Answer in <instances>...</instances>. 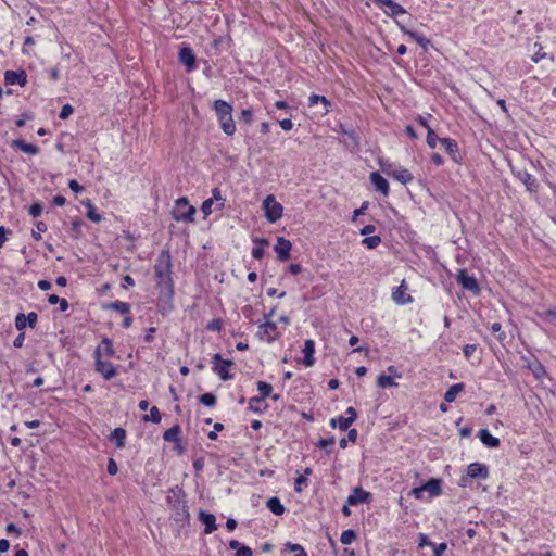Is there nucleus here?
Listing matches in <instances>:
<instances>
[{"mask_svg":"<svg viewBox=\"0 0 556 556\" xmlns=\"http://www.w3.org/2000/svg\"><path fill=\"white\" fill-rule=\"evenodd\" d=\"M159 263L154 266L155 277L157 279L156 287L159 289L157 305L163 311L168 305L172 308L170 302L174 296V282L172 279V261L169 253L163 252Z\"/></svg>","mask_w":556,"mask_h":556,"instance_id":"1","label":"nucleus"},{"mask_svg":"<svg viewBox=\"0 0 556 556\" xmlns=\"http://www.w3.org/2000/svg\"><path fill=\"white\" fill-rule=\"evenodd\" d=\"M166 500L173 510V520L180 523L181 527L189 523L190 514L184 489L179 485L169 489Z\"/></svg>","mask_w":556,"mask_h":556,"instance_id":"2","label":"nucleus"},{"mask_svg":"<svg viewBox=\"0 0 556 556\" xmlns=\"http://www.w3.org/2000/svg\"><path fill=\"white\" fill-rule=\"evenodd\" d=\"M212 108L216 114L222 130L227 136H232L236 132V124L232 118V105L225 100L218 99L214 101Z\"/></svg>","mask_w":556,"mask_h":556,"instance_id":"3","label":"nucleus"},{"mask_svg":"<svg viewBox=\"0 0 556 556\" xmlns=\"http://www.w3.org/2000/svg\"><path fill=\"white\" fill-rule=\"evenodd\" d=\"M489 467L482 463H471L467 467L466 475L459 479V485L466 488L470 480H486L489 478Z\"/></svg>","mask_w":556,"mask_h":556,"instance_id":"4","label":"nucleus"},{"mask_svg":"<svg viewBox=\"0 0 556 556\" xmlns=\"http://www.w3.org/2000/svg\"><path fill=\"white\" fill-rule=\"evenodd\" d=\"M443 480L441 478H430L427 482L419 486L413 488L409 495L417 500L422 498L424 492H428L430 497H437L442 494Z\"/></svg>","mask_w":556,"mask_h":556,"instance_id":"5","label":"nucleus"},{"mask_svg":"<svg viewBox=\"0 0 556 556\" xmlns=\"http://www.w3.org/2000/svg\"><path fill=\"white\" fill-rule=\"evenodd\" d=\"M337 131L345 137L342 142L351 152L359 151L361 137L352 124L341 123Z\"/></svg>","mask_w":556,"mask_h":556,"instance_id":"6","label":"nucleus"},{"mask_svg":"<svg viewBox=\"0 0 556 556\" xmlns=\"http://www.w3.org/2000/svg\"><path fill=\"white\" fill-rule=\"evenodd\" d=\"M175 210L173 211V217L177 222H193L195 207L189 204L187 198L181 197L176 200Z\"/></svg>","mask_w":556,"mask_h":556,"instance_id":"7","label":"nucleus"},{"mask_svg":"<svg viewBox=\"0 0 556 556\" xmlns=\"http://www.w3.org/2000/svg\"><path fill=\"white\" fill-rule=\"evenodd\" d=\"M233 365L231 359H224L219 353L212 356V370L223 381H228L233 378V375L229 371Z\"/></svg>","mask_w":556,"mask_h":556,"instance_id":"8","label":"nucleus"},{"mask_svg":"<svg viewBox=\"0 0 556 556\" xmlns=\"http://www.w3.org/2000/svg\"><path fill=\"white\" fill-rule=\"evenodd\" d=\"M263 210L266 219L274 224L281 218L283 206L275 199L273 194H269L263 201Z\"/></svg>","mask_w":556,"mask_h":556,"instance_id":"9","label":"nucleus"},{"mask_svg":"<svg viewBox=\"0 0 556 556\" xmlns=\"http://www.w3.org/2000/svg\"><path fill=\"white\" fill-rule=\"evenodd\" d=\"M101 354V346H98L94 351V370L101 374L105 380H111L117 375V370L112 363L102 361Z\"/></svg>","mask_w":556,"mask_h":556,"instance_id":"10","label":"nucleus"},{"mask_svg":"<svg viewBox=\"0 0 556 556\" xmlns=\"http://www.w3.org/2000/svg\"><path fill=\"white\" fill-rule=\"evenodd\" d=\"M255 336L261 341H266L268 343L275 342L279 338L277 324L271 320H265L258 325Z\"/></svg>","mask_w":556,"mask_h":556,"instance_id":"11","label":"nucleus"},{"mask_svg":"<svg viewBox=\"0 0 556 556\" xmlns=\"http://www.w3.org/2000/svg\"><path fill=\"white\" fill-rule=\"evenodd\" d=\"M456 281L463 289L478 295L481 291L480 286L475 276L468 274L467 269L459 268L456 274Z\"/></svg>","mask_w":556,"mask_h":556,"instance_id":"12","label":"nucleus"},{"mask_svg":"<svg viewBox=\"0 0 556 556\" xmlns=\"http://www.w3.org/2000/svg\"><path fill=\"white\" fill-rule=\"evenodd\" d=\"M178 60L186 66L187 72H192L197 68V56L192 48L187 43H182L179 48Z\"/></svg>","mask_w":556,"mask_h":556,"instance_id":"13","label":"nucleus"},{"mask_svg":"<svg viewBox=\"0 0 556 556\" xmlns=\"http://www.w3.org/2000/svg\"><path fill=\"white\" fill-rule=\"evenodd\" d=\"M513 174L518 180H520L526 186V188L529 192L538 191V188H539L538 180L528 170L513 168Z\"/></svg>","mask_w":556,"mask_h":556,"instance_id":"14","label":"nucleus"},{"mask_svg":"<svg viewBox=\"0 0 556 556\" xmlns=\"http://www.w3.org/2000/svg\"><path fill=\"white\" fill-rule=\"evenodd\" d=\"M372 500V494L362 486H355L352 490V493L348 496V505H359L364 503H369Z\"/></svg>","mask_w":556,"mask_h":556,"instance_id":"15","label":"nucleus"},{"mask_svg":"<svg viewBox=\"0 0 556 556\" xmlns=\"http://www.w3.org/2000/svg\"><path fill=\"white\" fill-rule=\"evenodd\" d=\"M291 249H292V243L290 242V240L286 239L285 237L277 238V242L274 247V250L277 254V258L280 262H287L291 257V255H290Z\"/></svg>","mask_w":556,"mask_h":556,"instance_id":"16","label":"nucleus"},{"mask_svg":"<svg viewBox=\"0 0 556 556\" xmlns=\"http://www.w3.org/2000/svg\"><path fill=\"white\" fill-rule=\"evenodd\" d=\"M4 83L7 85H18L24 87L27 84V74L24 70H8L4 72Z\"/></svg>","mask_w":556,"mask_h":556,"instance_id":"17","label":"nucleus"},{"mask_svg":"<svg viewBox=\"0 0 556 556\" xmlns=\"http://www.w3.org/2000/svg\"><path fill=\"white\" fill-rule=\"evenodd\" d=\"M407 285L405 280L401 282L400 286L393 289L392 291V300L400 305L408 304L413 302V296L406 293Z\"/></svg>","mask_w":556,"mask_h":556,"instance_id":"18","label":"nucleus"},{"mask_svg":"<svg viewBox=\"0 0 556 556\" xmlns=\"http://www.w3.org/2000/svg\"><path fill=\"white\" fill-rule=\"evenodd\" d=\"M440 143L445 149L446 153L457 164L462 163V156L459 154L458 144L456 140L452 138H442L440 139Z\"/></svg>","mask_w":556,"mask_h":556,"instance_id":"19","label":"nucleus"},{"mask_svg":"<svg viewBox=\"0 0 556 556\" xmlns=\"http://www.w3.org/2000/svg\"><path fill=\"white\" fill-rule=\"evenodd\" d=\"M370 182L375 187L376 191L382 193L383 195H388L390 191V186L388 180L378 172L370 173L369 176Z\"/></svg>","mask_w":556,"mask_h":556,"instance_id":"20","label":"nucleus"},{"mask_svg":"<svg viewBox=\"0 0 556 556\" xmlns=\"http://www.w3.org/2000/svg\"><path fill=\"white\" fill-rule=\"evenodd\" d=\"M199 521L204 525L205 534H211L217 529L216 518L208 511L200 510Z\"/></svg>","mask_w":556,"mask_h":556,"instance_id":"21","label":"nucleus"},{"mask_svg":"<svg viewBox=\"0 0 556 556\" xmlns=\"http://www.w3.org/2000/svg\"><path fill=\"white\" fill-rule=\"evenodd\" d=\"M302 352L304 354L302 363L306 367H312L315 364V357H314L315 342H314V340H312V339L305 340Z\"/></svg>","mask_w":556,"mask_h":556,"instance_id":"22","label":"nucleus"},{"mask_svg":"<svg viewBox=\"0 0 556 556\" xmlns=\"http://www.w3.org/2000/svg\"><path fill=\"white\" fill-rule=\"evenodd\" d=\"M11 147L13 149H18V150L23 151L24 153L31 154V155H36L40 152V149L36 144L28 143L23 139H14L11 142Z\"/></svg>","mask_w":556,"mask_h":556,"instance_id":"23","label":"nucleus"},{"mask_svg":"<svg viewBox=\"0 0 556 556\" xmlns=\"http://www.w3.org/2000/svg\"><path fill=\"white\" fill-rule=\"evenodd\" d=\"M478 438L485 446L490 448H496L501 444L500 439L492 435L488 429H480L478 432Z\"/></svg>","mask_w":556,"mask_h":556,"instance_id":"24","label":"nucleus"},{"mask_svg":"<svg viewBox=\"0 0 556 556\" xmlns=\"http://www.w3.org/2000/svg\"><path fill=\"white\" fill-rule=\"evenodd\" d=\"M109 440L115 444L117 448H124L126 445V430L116 427L110 434Z\"/></svg>","mask_w":556,"mask_h":556,"instance_id":"25","label":"nucleus"},{"mask_svg":"<svg viewBox=\"0 0 556 556\" xmlns=\"http://www.w3.org/2000/svg\"><path fill=\"white\" fill-rule=\"evenodd\" d=\"M103 308L109 309V311L118 312L122 315H129L131 306L129 303H126V302L114 301V302H110V303L103 305Z\"/></svg>","mask_w":556,"mask_h":556,"instance_id":"26","label":"nucleus"},{"mask_svg":"<svg viewBox=\"0 0 556 556\" xmlns=\"http://www.w3.org/2000/svg\"><path fill=\"white\" fill-rule=\"evenodd\" d=\"M378 4H381L389 9V12H387L391 16H397L406 14V10L399 3H396L393 0H381Z\"/></svg>","mask_w":556,"mask_h":556,"instance_id":"27","label":"nucleus"},{"mask_svg":"<svg viewBox=\"0 0 556 556\" xmlns=\"http://www.w3.org/2000/svg\"><path fill=\"white\" fill-rule=\"evenodd\" d=\"M266 507L276 516H281L286 511V507L277 496H271L266 502Z\"/></svg>","mask_w":556,"mask_h":556,"instance_id":"28","label":"nucleus"},{"mask_svg":"<svg viewBox=\"0 0 556 556\" xmlns=\"http://www.w3.org/2000/svg\"><path fill=\"white\" fill-rule=\"evenodd\" d=\"M392 178H394L395 180L400 181L403 185H407L413 180L414 177L408 169L399 166L397 168H394V174Z\"/></svg>","mask_w":556,"mask_h":556,"instance_id":"29","label":"nucleus"},{"mask_svg":"<svg viewBox=\"0 0 556 556\" xmlns=\"http://www.w3.org/2000/svg\"><path fill=\"white\" fill-rule=\"evenodd\" d=\"M465 384L463 382L452 384L444 394V401L452 403L456 400V396L463 392Z\"/></svg>","mask_w":556,"mask_h":556,"instance_id":"30","label":"nucleus"},{"mask_svg":"<svg viewBox=\"0 0 556 556\" xmlns=\"http://www.w3.org/2000/svg\"><path fill=\"white\" fill-rule=\"evenodd\" d=\"M180 433H181L180 425L179 424H175L173 427H170L169 429H167L163 433V439L166 442H173L174 443L176 441H179Z\"/></svg>","mask_w":556,"mask_h":556,"instance_id":"31","label":"nucleus"},{"mask_svg":"<svg viewBox=\"0 0 556 556\" xmlns=\"http://www.w3.org/2000/svg\"><path fill=\"white\" fill-rule=\"evenodd\" d=\"M81 204L87 207V218H89L93 223H100L102 220V215L97 212L96 206L91 203L90 200L81 201Z\"/></svg>","mask_w":556,"mask_h":556,"instance_id":"32","label":"nucleus"},{"mask_svg":"<svg viewBox=\"0 0 556 556\" xmlns=\"http://www.w3.org/2000/svg\"><path fill=\"white\" fill-rule=\"evenodd\" d=\"M318 103H323V105H324V112H323L324 115L330 111L331 102L326 97L319 96V94L309 96V98H308L309 106H314Z\"/></svg>","mask_w":556,"mask_h":556,"instance_id":"33","label":"nucleus"},{"mask_svg":"<svg viewBox=\"0 0 556 556\" xmlns=\"http://www.w3.org/2000/svg\"><path fill=\"white\" fill-rule=\"evenodd\" d=\"M528 368L538 380H542L547 375L545 367L538 359L529 364Z\"/></svg>","mask_w":556,"mask_h":556,"instance_id":"34","label":"nucleus"},{"mask_svg":"<svg viewBox=\"0 0 556 556\" xmlns=\"http://www.w3.org/2000/svg\"><path fill=\"white\" fill-rule=\"evenodd\" d=\"M330 426L331 428H339L341 431L349 430L350 426L352 425V420L350 418H346L344 416H339L330 419Z\"/></svg>","mask_w":556,"mask_h":556,"instance_id":"35","label":"nucleus"},{"mask_svg":"<svg viewBox=\"0 0 556 556\" xmlns=\"http://www.w3.org/2000/svg\"><path fill=\"white\" fill-rule=\"evenodd\" d=\"M534 314L544 321L554 324L556 321V308L549 307L545 311L536 309Z\"/></svg>","mask_w":556,"mask_h":556,"instance_id":"36","label":"nucleus"},{"mask_svg":"<svg viewBox=\"0 0 556 556\" xmlns=\"http://www.w3.org/2000/svg\"><path fill=\"white\" fill-rule=\"evenodd\" d=\"M249 408L256 414H262L266 410L267 405L264 404V400L261 397L253 396L249 401Z\"/></svg>","mask_w":556,"mask_h":556,"instance_id":"37","label":"nucleus"},{"mask_svg":"<svg viewBox=\"0 0 556 556\" xmlns=\"http://www.w3.org/2000/svg\"><path fill=\"white\" fill-rule=\"evenodd\" d=\"M48 303L50 305H55V304H59L60 305V311L61 312H66L70 307V304L67 302L66 299L64 298H60L59 295L56 294H50L48 296Z\"/></svg>","mask_w":556,"mask_h":556,"instance_id":"38","label":"nucleus"},{"mask_svg":"<svg viewBox=\"0 0 556 556\" xmlns=\"http://www.w3.org/2000/svg\"><path fill=\"white\" fill-rule=\"evenodd\" d=\"M377 386L379 388L386 389L391 387H397V383L394 381L392 376L381 374L377 378Z\"/></svg>","mask_w":556,"mask_h":556,"instance_id":"39","label":"nucleus"},{"mask_svg":"<svg viewBox=\"0 0 556 556\" xmlns=\"http://www.w3.org/2000/svg\"><path fill=\"white\" fill-rule=\"evenodd\" d=\"M334 437L329 438H321L317 443L316 446L320 450H324L327 454H330L332 451V446L334 445Z\"/></svg>","mask_w":556,"mask_h":556,"instance_id":"40","label":"nucleus"},{"mask_svg":"<svg viewBox=\"0 0 556 556\" xmlns=\"http://www.w3.org/2000/svg\"><path fill=\"white\" fill-rule=\"evenodd\" d=\"M199 402L206 407H214L217 402V397L212 392L203 393L199 396Z\"/></svg>","mask_w":556,"mask_h":556,"instance_id":"41","label":"nucleus"},{"mask_svg":"<svg viewBox=\"0 0 556 556\" xmlns=\"http://www.w3.org/2000/svg\"><path fill=\"white\" fill-rule=\"evenodd\" d=\"M257 390L260 392V396L262 400H265L266 397H269L273 392V387L270 383L265 381H258L257 382Z\"/></svg>","mask_w":556,"mask_h":556,"instance_id":"42","label":"nucleus"},{"mask_svg":"<svg viewBox=\"0 0 556 556\" xmlns=\"http://www.w3.org/2000/svg\"><path fill=\"white\" fill-rule=\"evenodd\" d=\"M408 36L414 39L425 51H427L428 47L431 45V41L428 38L417 31L408 33Z\"/></svg>","mask_w":556,"mask_h":556,"instance_id":"43","label":"nucleus"},{"mask_svg":"<svg viewBox=\"0 0 556 556\" xmlns=\"http://www.w3.org/2000/svg\"><path fill=\"white\" fill-rule=\"evenodd\" d=\"M161 419H162V415H161L160 409L156 406H152L150 408V414L144 415L142 417V420L151 421L153 424H159L161 421Z\"/></svg>","mask_w":556,"mask_h":556,"instance_id":"44","label":"nucleus"},{"mask_svg":"<svg viewBox=\"0 0 556 556\" xmlns=\"http://www.w3.org/2000/svg\"><path fill=\"white\" fill-rule=\"evenodd\" d=\"M356 532L353 529L344 530L341 533L340 541L344 545H350L356 540Z\"/></svg>","mask_w":556,"mask_h":556,"instance_id":"45","label":"nucleus"},{"mask_svg":"<svg viewBox=\"0 0 556 556\" xmlns=\"http://www.w3.org/2000/svg\"><path fill=\"white\" fill-rule=\"evenodd\" d=\"M285 547L289 552L295 553L294 556H307V553L304 549V547L298 543L287 542L285 544Z\"/></svg>","mask_w":556,"mask_h":556,"instance_id":"46","label":"nucleus"},{"mask_svg":"<svg viewBox=\"0 0 556 556\" xmlns=\"http://www.w3.org/2000/svg\"><path fill=\"white\" fill-rule=\"evenodd\" d=\"M380 243H381L380 236H366L362 240V244L370 250L377 248Z\"/></svg>","mask_w":556,"mask_h":556,"instance_id":"47","label":"nucleus"},{"mask_svg":"<svg viewBox=\"0 0 556 556\" xmlns=\"http://www.w3.org/2000/svg\"><path fill=\"white\" fill-rule=\"evenodd\" d=\"M99 346H101V350L103 349V352L108 357L114 356L115 350L113 348V342L111 339L106 337L103 338Z\"/></svg>","mask_w":556,"mask_h":556,"instance_id":"48","label":"nucleus"},{"mask_svg":"<svg viewBox=\"0 0 556 556\" xmlns=\"http://www.w3.org/2000/svg\"><path fill=\"white\" fill-rule=\"evenodd\" d=\"M440 139L441 138L438 137L435 131L432 128H429V130L427 131V139H426L429 148L434 149L437 147V143L440 142Z\"/></svg>","mask_w":556,"mask_h":556,"instance_id":"49","label":"nucleus"},{"mask_svg":"<svg viewBox=\"0 0 556 556\" xmlns=\"http://www.w3.org/2000/svg\"><path fill=\"white\" fill-rule=\"evenodd\" d=\"M14 324H15V328H16L18 331L24 332L25 328H26V327H28V325H27V323H26L25 314H23V313H18V314L15 316Z\"/></svg>","mask_w":556,"mask_h":556,"instance_id":"50","label":"nucleus"},{"mask_svg":"<svg viewBox=\"0 0 556 556\" xmlns=\"http://www.w3.org/2000/svg\"><path fill=\"white\" fill-rule=\"evenodd\" d=\"M36 228H37V230L31 231V237L36 241H39V240H41V232H46L48 227L43 222H37Z\"/></svg>","mask_w":556,"mask_h":556,"instance_id":"51","label":"nucleus"},{"mask_svg":"<svg viewBox=\"0 0 556 556\" xmlns=\"http://www.w3.org/2000/svg\"><path fill=\"white\" fill-rule=\"evenodd\" d=\"M239 121L243 122L247 125H250L253 121V110L250 108L243 109L239 116Z\"/></svg>","mask_w":556,"mask_h":556,"instance_id":"52","label":"nucleus"},{"mask_svg":"<svg viewBox=\"0 0 556 556\" xmlns=\"http://www.w3.org/2000/svg\"><path fill=\"white\" fill-rule=\"evenodd\" d=\"M29 215L38 217L42 214V204L40 202H34L28 208Z\"/></svg>","mask_w":556,"mask_h":556,"instance_id":"53","label":"nucleus"},{"mask_svg":"<svg viewBox=\"0 0 556 556\" xmlns=\"http://www.w3.org/2000/svg\"><path fill=\"white\" fill-rule=\"evenodd\" d=\"M157 331L155 327H149L146 329V333L142 338L143 342L147 344H151L154 341V334Z\"/></svg>","mask_w":556,"mask_h":556,"instance_id":"54","label":"nucleus"},{"mask_svg":"<svg viewBox=\"0 0 556 556\" xmlns=\"http://www.w3.org/2000/svg\"><path fill=\"white\" fill-rule=\"evenodd\" d=\"M74 112V108L71 104H64L61 108V111L59 113V117L61 119H67Z\"/></svg>","mask_w":556,"mask_h":556,"instance_id":"55","label":"nucleus"},{"mask_svg":"<svg viewBox=\"0 0 556 556\" xmlns=\"http://www.w3.org/2000/svg\"><path fill=\"white\" fill-rule=\"evenodd\" d=\"M223 326V320L219 318H214L206 325V329L210 331H219Z\"/></svg>","mask_w":556,"mask_h":556,"instance_id":"56","label":"nucleus"},{"mask_svg":"<svg viewBox=\"0 0 556 556\" xmlns=\"http://www.w3.org/2000/svg\"><path fill=\"white\" fill-rule=\"evenodd\" d=\"M433 556H443L444 552L447 549V544L442 542L440 544L433 543Z\"/></svg>","mask_w":556,"mask_h":556,"instance_id":"57","label":"nucleus"},{"mask_svg":"<svg viewBox=\"0 0 556 556\" xmlns=\"http://www.w3.org/2000/svg\"><path fill=\"white\" fill-rule=\"evenodd\" d=\"M26 323L29 328L34 329L37 326L38 321V314L35 312H30L27 315H25Z\"/></svg>","mask_w":556,"mask_h":556,"instance_id":"58","label":"nucleus"},{"mask_svg":"<svg viewBox=\"0 0 556 556\" xmlns=\"http://www.w3.org/2000/svg\"><path fill=\"white\" fill-rule=\"evenodd\" d=\"M211 199H213V200H215V201H217V202H220V203L218 204V210H222V208L224 207V201H225V199L223 198V195H222V192H220L219 188H214V189L212 190V198H211Z\"/></svg>","mask_w":556,"mask_h":556,"instance_id":"59","label":"nucleus"},{"mask_svg":"<svg viewBox=\"0 0 556 556\" xmlns=\"http://www.w3.org/2000/svg\"><path fill=\"white\" fill-rule=\"evenodd\" d=\"M432 545H433V542H431L429 540L427 534L419 533V535H418V547L419 548H424L426 546H431L432 547Z\"/></svg>","mask_w":556,"mask_h":556,"instance_id":"60","label":"nucleus"},{"mask_svg":"<svg viewBox=\"0 0 556 556\" xmlns=\"http://www.w3.org/2000/svg\"><path fill=\"white\" fill-rule=\"evenodd\" d=\"M106 470L110 476H115L118 472V466L115 459L109 458Z\"/></svg>","mask_w":556,"mask_h":556,"instance_id":"61","label":"nucleus"},{"mask_svg":"<svg viewBox=\"0 0 556 556\" xmlns=\"http://www.w3.org/2000/svg\"><path fill=\"white\" fill-rule=\"evenodd\" d=\"M306 485L307 484V478L305 476H299L296 479H295V482H294V491L296 493H300L302 492V485Z\"/></svg>","mask_w":556,"mask_h":556,"instance_id":"62","label":"nucleus"},{"mask_svg":"<svg viewBox=\"0 0 556 556\" xmlns=\"http://www.w3.org/2000/svg\"><path fill=\"white\" fill-rule=\"evenodd\" d=\"M478 344H465L463 348V353L466 358H469L476 351Z\"/></svg>","mask_w":556,"mask_h":556,"instance_id":"63","label":"nucleus"},{"mask_svg":"<svg viewBox=\"0 0 556 556\" xmlns=\"http://www.w3.org/2000/svg\"><path fill=\"white\" fill-rule=\"evenodd\" d=\"M252 555H253L252 548L245 544H242L240 546V548H238V552L236 553L235 556H252Z\"/></svg>","mask_w":556,"mask_h":556,"instance_id":"64","label":"nucleus"}]
</instances>
